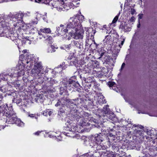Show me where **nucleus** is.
<instances>
[{"instance_id":"obj_1","label":"nucleus","mask_w":157,"mask_h":157,"mask_svg":"<svg viewBox=\"0 0 157 157\" xmlns=\"http://www.w3.org/2000/svg\"><path fill=\"white\" fill-rule=\"evenodd\" d=\"M8 109L10 110V111L6 112V123H7L9 124L15 123L20 126H23L24 123L21 122L19 119L17 118L16 114L14 112L11 111L12 110V107H10L9 109L8 108Z\"/></svg>"},{"instance_id":"obj_2","label":"nucleus","mask_w":157,"mask_h":157,"mask_svg":"<svg viewBox=\"0 0 157 157\" xmlns=\"http://www.w3.org/2000/svg\"><path fill=\"white\" fill-rule=\"evenodd\" d=\"M67 29L72 32L81 29V25L79 19L76 16L71 17L67 25Z\"/></svg>"},{"instance_id":"obj_3","label":"nucleus","mask_w":157,"mask_h":157,"mask_svg":"<svg viewBox=\"0 0 157 157\" xmlns=\"http://www.w3.org/2000/svg\"><path fill=\"white\" fill-rule=\"evenodd\" d=\"M43 67L41 63H35L33 68L32 69L31 72L32 75L34 76L38 75L42 70Z\"/></svg>"},{"instance_id":"obj_4","label":"nucleus","mask_w":157,"mask_h":157,"mask_svg":"<svg viewBox=\"0 0 157 157\" xmlns=\"http://www.w3.org/2000/svg\"><path fill=\"white\" fill-rule=\"evenodd\" d=\"M78 84L75 81H74L71 78L69 79L64 84L65 87L67 88L68 87H78Z\"/></svg>"},{"instance_id":"obj_5","label":"nucleus","mask_w":157,"mask_h":157,"mask_svg":"<svg viewBox=\"0 0 157 157\" xmlns=\"http://www.w3.org/2000/svg\"><path fill=\"white\" fill-rule=\"evenodd\" d=\"M66 124L67 126L66 128L67 130L74 132H78L77 128L75 124L72 123H69L67 122Z\"/></svg>"},{"instance_id":"obj_6","label":"nucleus","mask_w":157,"mask_h":157,"mask_svg":"<svg viewBox=\"0 0 157 157\" xmlns=\"http://www.w3.org/2000/svg\"><path fill=\"white\" fill-rule=\"evenodd\" d=\"M80 29H79L74 31H75V32L73 35V37L76 39H82L83 38V32L81 30H79Z\"/></svg>"},{"instance_id":"obj_7","label":"nucleus","mask_w":157,"mask_h":157,"mask_svg":"<svg viewBox=\"0 0 157 157\" xmlns=\"http://www.w3.org/2000/svg\"><path fill=\"white\" fill-rule=\"evenodd\" d=\"M56 4L58 6L55 7V8H56L57 10L59 11H64L65 10H68L67 6L63 5V3L61 4L62 5H59L60 3L59 1L57 2Z\"/></svg>"},{"instance_id":"obj_8","label":"nucleus","mask_w":157,"mask_h":157,"mask_svg":"<svg viewBox=\"0 0 157 157\" xmlns=\"http://www.w3.org/2000/svg\"><path fill=\"white\" fill-rule=\"evenodd\" d=\"M60 99L62 106L67 105L69 103H72L71 101L68 98L64 97Z\"/></svg>"},{"instance_id":"obj_9","label":"nucleus","mask_w":157,"mask_h":157,"mask_svg":"<svg viewBox=\"0 0 157 157\" xmlns=\"http://www.w3.org/2000/svg\"><path fill=\"white\" fill-rule=\"evenodd\" d=\"M24 15V14L20 11L15 15H12L14 19L18 20V21H22L23 17Z\"/></svg>"},{"instance_id":"obj_10","label":"nucleus","mask_w":157,"mask_h":157,"mask_svg":"<svg viewBox=\"0 0 157 157\" xmlns=\"http://www.w3.org/2000/svg\"><path fill=\"white\" fill-rule=\"evenodd\" d=\"M11 15H13L12 14H10L8 15H5L2 16V21H3V23H7L10 21L12 19L13 21V17Z\"/></svg>"},{"instance_id":"obj_11","label":"nucleus","mask_w":157,"mask_h":157,"mask_svg":"<svg viewBox=\"0 0 157 157\" xmlns=\"http://www.w3.org/2000/svg\"><path fill=\"white\" fill-rule=\"evenodd\" d=\"M17 68L18 72L17 73L18 76H20L24 75L25 74V67L23 65H20L17 66Z\"/></svg>"},{"instance_id":"obj_12","label":"nucleus","mask_w":157,"mask_h":157,"mask_svg":"<svg viewBox=\"0 0 157 157\" xmlns=\"http://www.w3.org/2000/svg\"><path fill=\"white\" fill-rule=\"evenodd\" d=\"M7 112L8 111L5 107L3 105L0 106V115L3 116L4 118H5V115Z\"/></svg>"},{"instance_id":"obj_13","label":"nucleus","mask_w":157,"mask_h":157,"mask_svg":"<svg viewBox=\"0 0 157 157\" xmlns=\"http://www.w3.org/2000/svg\"><path fill=\"white\" fill-rule=\"evenodd\" d=\"M38 37L40 39H42L43 38L45 39L46 38V35L44 34L43 31H42V29H40L39 31H38Z\"/></svg>"},{"instance_id":"obj_14","label":"nucleus","mask_w":157,"mask_h":157,"mask_svg":"<svg viewBox=\"0 0 157 157\" xmlns=\"http://www.w3.org/2000/svg\"><path fill=\"white\" fill-rule=\"evenodd\" d=\"M120 28L124 29L125 32L130 31L131 30V28L128 26L127 24H124V25H121L120 27Z\"/></svg>"},{"instance_id":"obj_15","label":"nucleus","mask_w":157,"mask_h":157,"mask_svg":"<svg viewBox=\"0 0 157 157\" xmlns=\"http://www.w3.org/2000/svg\"><path fill=\"white\" fill-rule=\"evenodd\" d=\"M142 130H141L136 129H135L134 131L135 135L137 136L142 135Z\"/></svg>"},{"instance_id":"obj_16","label":"nucleus","mask_w":157,"mask_h":157,"mask_svg":"<svg viewBox=\"0 0 157 157\" xmlns=\"http://www.w3.org/2000/svg\"><path fill=\"white\" fill-rule=\"evenodd\" d=\"M108 105H106L102 109V111L105 114H108L110 110L108 108Z\"/></svg>"},{"instance_id":"obj_17","label":"nucleus","mask_w":157,"mask_h":157,"mask_svg":"<svg viewBox=\"0 0 157 157\" xmlns=\"http://www.w3.org/2000/svg\"><path fill=\"white\" fill-rule=\"evenodd\" d=\"M52 113V111H49V110H46L44 111L43 114L44 116H48V115L50 116Z\"/></svg>"},{"instance_id":"obj_18","label":"nucleus","mask_w":157,"mask_h":157,"mask_svg":"<svg viewBox=\"0 0 157 157\" xmlns=\"http://www.w3.org/2000/svg\"><path fill=\"white\" fill-rule=\"evenodd\" d=\"M73 100L75 101L78 104L82 103L84 102L83 99L81 98H77V99H73Z\"/></svg>"},{"instance_id":"obj_19","label":"nucleus","mask_w":157,"mask_h":157,"mask_svg":"<svg viewBox=\"0 0 157 157\" xmlns=\"http://www.w3.org/2000/svg\"><path fill=\"white\" fill-rule=\"evenodd\" d=\"M44 33H49L51 32V30L49 28L42 29Z\"/></svg>"},{"instance_id":"obj_20","label":"nucleus","mask_w":157,"mask_h":157,"mask_svg":"<svg viewBox=\"0 0 157 157\" xmlns=\"http://www.w3.org/2000/svg\"><path fill=\"white\" fill-rule=\"evenodd\" d=\"M57 48L55 47L54 46L52 45L50 46V47L49 48V49H50V50H49L48 51V52H55L56 50V49Z\"/></svg>"},{"instance_id":"obj_21","label":"nucleus","mask_w":157,"mask_h":157,"mask_svg":"<svg viewBox=\"0 0 157 157\" xmlns=\"http://www.w3.org/2000/svg\"><path fill=\"white\" fill-rule=\"evenodd\" d=\"M38 22L37 18L36 17L35 19L32 20L31 23H29V24L35 25L37 24Z\"/></svg>"},{"instance_id":"obj_22","label":"nucleus","mask_w":157,"mask_h":157,"mask_svg":"<svg viewBox=\"0 0 157 157\" xmlns=\"http://www.w3.org/2000/svg\"><path fill=\"white\" fill-rule=\"evenodd\" d=\"M13 102L16 103V104H19L20 102H21V99H17L16 98H14L13 100Z\"/></svg>"},{"instance_id":"obj_23","label":"nucleus","mask_w":157,"mask_h":157,"mask_svg":"<svg viewBox=\"0 0 157 157\" xmlns=\"http://www.w3.org/2000/svg\"><path fill=\"white\" fill-rule=\"evenodd\" d=\"M109 37L110 36L108 35L106 36L104 40V41L105 43H106V44L109 43Z\"/></svg>"},{"instance_id":"obj_24","label":"nucleus","mask_w":157,"mask_h":157,"mask_svg":"<svg viewBox=\"0 0 157 157\" xmlns=\"http://www.w3.org/2000/svg\"><path fill=\"white\" fill-rule=\"evenodd\" d=\"M90 116V115L86 112H84L83 114V117H85L86 118V117H88Z\"/></svg>"},{"instance_id":"obj_25","label":"nucleus","mask_w":157,"mask_h":157,"mask_svg":"<svg viewBox=\"0 0 157 157\" xmlns=\"http://www.w3.org/2000/svg\"><path fill=\"white\" fill-rule=\"evenodd\" d=\"M118 18V16H116L114 17V19H113V21H112V23H115L117 22V21Z\"/></svg>"},{"instance_id":"obj_26","label":"nucleus","mask_w":157,"mask_h":157,"mask_svg":"<svg viewBox=\"0 0 157 157\" xmlns=\"http://www.w3.org/2000/svg\"><path fill=\"white\" fill-rule=\"evenodd\" d=\"M36 28H33L30 31V33L32 34H34L36 32Z\"/></svg>"},{"instance_id":"obj_27","label":"nucleus","mask_w":157,"mask_h":157,"mask_svg":"<svg viewBox=\"0 0 157 157\" xmlns=\"http://www.w3.org/2000/svg\"><path fill=\"white\" fill-rule=\"evenodd\" d=\"M55 106L56 107H58L59 106L61 105V104L60 102V99H59L58 101H57V103L55 104Z\"/></svg>"},{"instance_id":"obj_28","label":"nucleus","mask_w":157,"mask_h":157,"mask_svg":"<svg viewBox=\"0 0 157 157\" xmlns=\"http://www.w3.org/2000/svg\"><path fill=\"white\" fill-rule=\"evenodd\" d=\"M52 39V38L51 36H49L48 38H47L45 40L46 41H49V43L50 44H51V41Z\"/></svg>"},{"instance_id":"obj_29","label":"nucleus","mask_w":157,"mask_h":157,"mask_svg":"<svg viewBox=\"0 0 157 157\" xmlns=\"http://www.w3.org/2000/svg\"><path fill=\"white\" fill-rule=\"evenodd\" d=\"M115 85V83L113 82H109L108 85L110 87H112Z\"/></svg>"},{"instance_id":"obj_30","label":"nucleus","mask_w":157,"mask_h":157,"mask_svg":"<svg viewBox=\"0 0 157 157\" xmlns=\"http://www.w3.org/2000/svg\"><path fill=\"white\" fill-rule=\"evenodd\" d=\"M8 75L10 76L11 77H16L17 76V75L16 74H12V73H10L8 74Z\"/></svg>"},{"instance_id":"obj_31","label":"nucleus","mask_w":157,"mask_h":157,"mask_svg":"<svg viewBox=\"0 0 157 157\" xmlns=\"http://www.w3.org/2000/svg\"><path fill=\"white\" fill-rule=\"evenodd\" d=\"M90 42V40H87L86 41V46H88L89 45H90V46L92 44H90L89 43V42Z\"/></svg>"},{"instance_id":"obj_32","label":"nucleus","mask_w":157,"mask_h":157,"mask_svg":"<svg viewBox=\"0 0 157 157\" xmlns=\"http://www.w3.org/2000/svg\"><path fill=\"white\" fill-rule=\"evenodd\" d=\"M2 16H1V15H0V23H1V25H5V23H4V24H3L2 23L3 21H2Z\"/></svg>"},{"instance_id":"obj_33","label":"nucleus","mask_w":157,"mask_h":157,"mask_svg":"<svg viewBox=\"0 0 157 157\" xmlns=\"http://www.w3.org/2000/svg\"><path fill=\"white\" fill-rule=\"evenodd\" d=\"M70 44L66 45L65 46V49L68 50L70 49Z\"/></svg>"},{"instance_id":"obj_34","label":"nucleus","mask_w":157,"mask_h":157,"mask_svg":"<svg viewBox=\"0 0 157 157\" xmlns=\"http://www.w3.org/2000/svg\"><path fill=\"white\" fill-rule=\"evenodd\" d=\"M135 12H136L135 10L134 9L132 8L131 9V13L132 15L134 14L135 13Z\"/></svg>"},{"instance_id":"obj_35","label":"nucleus","mask_w":157,"mask_h":157,"mask_svg":"<svg viewBox=\"0 0 157 157\" xmlns=\"http://www.w3.org/2000/svg\"><path fill=\"white\" fill-rule=\"evenodd\" d=\"M125 64L124 63H122V64L121 65V69H120L121 71L122 70H123V69L124 68V67H125Z\"/></svg>"},{"instance_id":"obj_36","label":"nucleus","mask_w":157,"mask_h":157,"mask_svg":"<svg viewBox=\"0 0 157 157\" xmlns=\"http://www.w3.org/2000/svg\"><path fill=\"white\" fill-rule=\"evenodd\" d=\"M74 44L77 47H78V45H79V44L78 42L76 41H74Z\"/></svg>"},{"instance_id":"obj_37","label":"nucleus","mask_w":157,"mask_h":157,"mask_svg":"<svg viewBox=\"0 0 157 157\" xmlns=\"http://www.w3.org/2000/svg\"><path fill=\"white\" fill-rule=\"evenodd\" d=\"M138 16L139 17V19H141L143 18V14H140L138 15Z\"/></svg>"},{"instance_id":"obj_38","label":"nucleus","mask_w":157,"mask_h":157,"mask_svg":"<svg viewBox=\"0 0 157 157\" xmlns=\"http://www.w3.org/2000/svg\"><path fill=\"white\" fill-rule=\"evenodd\" d=\"M82 122L81 121H80V124H81V126L84 125L85 124V121H84L82 119Z\"/></svg>"},{"instance_id":"obj_39","label":"nucleus","mask_w":157,"mask_h":157,"mask_svg":"<svg viewBox=\"0 0 157 157\" xmlns=\"http://www.w3.org/2000/svg\"><path fill=\"white\" fill-rule=\"evenodd\" d=\"M29 63L30 64V65H33V62L32 61L29 60V61H27L26 62V63Z\"/></svg>"},{"instance_id":"obj_40","label":"nucleus","mask_w":157,"mask_h":157,"mask_svg":"<svg viewBox=\"0 0 157 157\" xmlns=\"http://www.w3.org/2000/svg\"><path fill=\"white\" fill-rule=\"evenodd\" d=\"M69 30L68 29H67V27H66V29L63 30V31L65 33H67L68 32V30Z\"/></svg>"},{"instance_id":"obj_41","label":"nucleus","mask_w":157,"mask_h":157,"mask_svg":"<svg viewBox=\"0 0 157 157\" xmlns=\"http://www.w3.org/2000/svg\"><path fill=\"white\" fill-rule=\"evenodd\" d=\"M104 52L101 53V54L100 57L99 58V59H100V58H102V57L104 55Z\"/></svg>"},{"instance_id":"obj_42","label":"nucleus","mask_w":157,"mask_h":157,"mask_svg":"<svg viewBox=\"0 0 157 157\" xmlns=\"http://www.w3.org/2000/svg\"><path fill=\"white\" fill-rule=\"evenodd\" d=\"M40 131H38L35 133V134L36 135H39L40 133Z\"/></svg>"},{"instance_id":"obj_43","label":"nucleus","mask_w":157,"mask_h":157,"mask_svg":"<svg viewBox=\"0 0 157 157\" xmlns=\"http://www.w3.org/2000/svg\"><path fill=\"white\" fill-rule=\"evenodd\" d=\"M4 128V127L2 125H0V130H1L2 129H3Z\"/></svg>"},{"instance_id":"obj_44","label":"nucleus","mask_w":157,"mask_h":157,"mask_svg":"<svg viewBox=\"0 0 157 157\" xmlns=\"http://www.w3.org/2000/svg\"><path fill=\"white\" fill-rule=\"evenodd\" d=\"M36 2L39 3L41 1V0H35Z\"/></svg>"},{"instance_id":"obj_45","label":"nucleus","mask_w":157,"mask_h":157,"mask_svg":"<svg viewBox=\"0 0 157 157\" xmlns=\"http://www.w3.org/2000/svg\"><path fill=\"white\" fill-rule=\"evenodd\" d=\"M29 116L31 117H34V115L33 114H30L29 115Z\"/></svg>"},{"instance_id":"obj_46","label":"nucleus","mask_w":157,"mask_h":157,"mask_svg":"<svg viewBox=\"0 0 157 157\" xmlns=\"http://www.w3.org/2000/svg\"><path fill=\"white\" fill-rule=\"evenodd\" d=\"M1 78L3 80H7V78H6L5 77H3V78Z\"/></svg>"},{"instance_id":"obj_47","label":"nucleus","mask_w":157,"mask_h":157,"mask_svg":"<svg viewBox=\"0 0 157 157\" xmlns=\"http://www.w3.org/2000/svg\"><path fill=\"white\" fill-rule=\"evenodd\" d=\"M6 0H0V3L5 2Z\"/></svg>"},{"instance_id":"obj_48","label":"nucleus","mask_w":157,"mask_h":157,"mask_svg":"<svg viewBox=\"0 0 157 157\" xmlns=\"http://www.w3.org/2000/svg\"><path fill=\"white\" fill-rule=\"evenodd\" d=\"M124 40L123 41H121V46H122L123 45L124 43Z\"/></svg>"},{"instance_id":"obj_49","label":"nucleus","mask_w":157,"mask_h":157,"mask_svg":"<svg viewBox=\"0 0 157 157\" xmlns=\"http://www.w3.org/2000/svg\"><path fill=\"white\" fill-rule=\"evenodd\" d=\"M94 44H95L96 45V48L98 46L99 44H97V43H96L95 42H94Z\"/></svg>"},{"instance_id":"obj_50","label":"nucleus","mask_w":157,"mask_h":157,"mask_svg":"<svg viewBox=\"0 0 157 157\" xmlns=\"http://www.w3.org/2000/svg\"><path fill=\"white\" fill-rule=\"evenodd\" d=\"M140 23L139 22V24H138V25H137V27L138 28H140Z\"/></svg>"},{"instance_id":"obj_51","label":"nucleus","mask_w":157,"mask_h":157,"mask_svg":"<svg viewBox=\"0 0 157 157\" xmlns=\"http://www.w3.org/2000/svg\"><path fill=\"white\" fill-rule=\"evenodd\" d=\"M2 97L1 95H0V101L2 100Z\"/></svg>"},{"instance_id":"obj_52","label":"nucleus","mask_w":157,"mask_h":157,"mask_svg":"<svg viewBox=\"0 0 157 157\" xmlns=\"http://www.w3.org/2000/svg\"><path fill=\"white\" fill-rule=\"evenodd\" d=\"M143 127L142 126H139V128H140V129H142L143 128Z\"/></svg>"},{"instance_id":"obj_53","label":"nucleus","mask_w":157,"mask_h":157,"mask_svg":"<svg viewBox=\"0 0 157 157\" xmlns=\"http://www.w3.org/2000/svg\"><path fill=\"white\" fill-rule=\"evenodd\" d=\"M27 52V50H23L22 52L24 53H25V52Z\"/></svg>"},{"instance_id":"obj_54","label":"nucleus","mask_w":157,"mask_h":157,"mask_svg":"<svg viewBox=\"0 0 157 157\" xmlns=\"http://www.w3.org/2000/svg\"><path fill=\"white\" fill-rule=\"evenodd\" d=\"M60 27H62L63 26H64V25H61L60 26Z\"/></svg>"},{"instance_id":"obj_55","label":"nucleus","mask_w":157,"mask_h":157,"mask_svg":"<svg viewBox=\"0 0 157 157\" xmlns=\"http://www.w3.org/2000/svg\"><path fill=\"white\" fill-rule=\"evenodd\" d=\"M60 29V28L59 27H58L57 29V30H59V29Z\"/></svg>"},{"instance_id":"obj_56","label":"nucleus","mask_w":157,"mask_h":157,"mask_svg":"<svg viewBox=\"0 0 157 157\" xmlns=\"http://www.w3.org/2000/svg\"><path fill=\"white\" fill-rule=\"evenodd\" d=\"M14 25L15 27H16L17 25L16 24V25Z\"/></svg>"},{"instance_id":"obj_57","label":"nucleus","mask_w":157,"mask_h":157,"mask_svg":"<svg viewBox=\"0 0 157 157\" xmlns=\"http://www.w3.org/2000/svg\"><path fill=\"white\" fill-rule=\"evenodd\" d=\"M109 136H112V134H109Z\"/></svg>"},{"instance_id":"obj_58","label":"nucleus","mask_w":157,"mask_h":157,"mask_svg":"<svg viewBox=\"0 0 157 157\" xmlns=\"http://www.w3.org/2000/svg\"><path fill=\"white\" fill-rule=\"evenodd\" d=\"M61 2H63V0H59Z\"/></svg>"},{"instance_id":"obj_59","label":"nucleus","mask_w":157,"mask_h":157,"mask_svg":"<svg viewBox=\"0 0 157 157\" xmlns=\"http://www.w3.org/2000/svg\"><path fill=\"white\" fill-rule=\"evenodd\" d=\"M119 47H120V48H121V46H121V44H120V45H119Z\"/></svg>"},{"instance_id":"obj_60","label":"nucleus","mask_w":157,"mask_h":157,"mask_svg":"<svg viewBox=\"0 0 157 157\" xmlns=\"http://www.w3.org/2000/svg\"><path fill=\"white\" fill-rule=\"evenodd\" d=\"M134 125L135 126V127H137V126H138V125Z\"/></svg>"},{"instance_id":"obj_61","label":"nucleus","mask_w":157,"mask_h":157,"mask_svg":"<svg viewBox=\"0 0 157 157\" xmlns=\"http://www.w3.org/2000/svg\"><path fill=\"white\" fill-rule=\"evenodd\" d=\"M100 103H104V102H101V101Z\"/></svg>"},{"instance_id":"obj_62","label":"nucleus","mask_w":157,"mask_h":157,"mask_svg":"<svg viewBox=\"0 0 157 157\" xmlns=\"http://www.w3.org/2000/svg\"><path fill=\"white\" fill-rule=\"evenodd\" d=\"M6 106H7V108H8V107L7 106V104H6Z\"/></svg>"},{"instance_id":"obj_63","label":"nucleus","mask_w":157,"mask_h":157,"mask_svg":"<svg viewBox=\"0 0 157 157\" xmlns=\"http://www.w3.org/2000/svg\"><path fill=\"white\" fill-rule=\"evenodd\" d=\"M81 16H82L83 17H84V16L83 15H82Z\"/></svg>"},{"instance_id":"obj_64","label":"nucleus","mask_w":157,"mask_h":157,"mask_svg":"<svg viewBox=\"0 0 157 157\" xmlns=\"http://www.w3.org/2000/svg\"><path fill=\"white\" fill-rule=\"evenodd\" d=\"M37 98H36V100H37V99H38V98H37V99H36Z\"/></svg>"}]
</instances>
